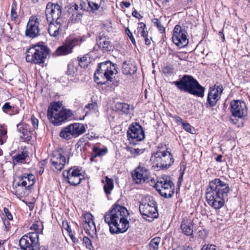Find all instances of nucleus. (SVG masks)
Returning <instances> with one entry per match:
<instances>
[{
  "label": "nucleus",
  "mask_w": 250,
  "mask_h": 250,
  "mask_svg": "<svg viewBox=\"0 0 250 250\" xmlns=\"http://www.w3.org/2000/svg\"><path fill=\"white\" fill-rule=\"evenodd\" d=\"M230 191L229 184L220 178L209 181L206 189V199L208 204L215 209H219L225 204V199Z\"/></svg>",
  "instance_id": "f257e3e1"
},
{
  "label": "nucleus",
  "mask_w": 250,
  "mask_h": 250,
  "mask_svg": "<svg viewBox=\"0 0 250 250\" xmlns=\"http://www.w3.org/2000/svg\"><path fill=\"white\" fill-rule=\"evenodd\" d=\"M181 91L188 92L199 97H203L205 88L192 76L185 75L178 81L172 82Z\"/></svg>",
  "instance_id": "f03ea898"
},
{
  "label": "nucleus",
  "mask_w": 250,
  "mask_h": 250,
  "mask_svg": "<svg viewBox=\"0 0 250 250\" xmlns=\"http://www.w3.org/2000/svg\"><path fill=\"white\" fill-rule=\"evenodd\" d=\"M165 149H163V145H159L158 150L152 154L151 160L153 161L157 167L162 169H167L174 163V159L171 152L168 150L165 145Z\"/></svg>",
  "instance_id": "7ed1b4c3"
},
{
  "label": "nucleus",
  "mask_w": 250,
  "mask_h": 250,
  "mask_svg": "<svg viewBox=\"0 0 250 250\" xmlns=\"http://www.w3.org/2000/svg\"><path fill=\"white\" fill-rule=\"evenodd\" d=\"M49 54V49L44 45H35L26 51V61L34 64L42 65Z\"/></svg>",
  "instance_id": "20e7f679"
},
{
  "label": "nucleus",
  "mask_w": 250,
  "mask_h": 250,
  "mask_svg": "<svg viewBox=\"0 0 250 250\" xmlns=\"http://www.w3.org/2000/svg\"><path fill=\"white\" fill-rule=\"evenodd\" d=\"M139 210L143 217L148 221L158 216L156 202L151 196L146 197L142 200L139 206Z\"/></svg>",
  "instance_id": "39448f33"
},
{
  "label": "nucleus",
  "mask_w": 250,
  "mask_h": 250,
  "mask_svg": "<svg viewBox=\"0 0 250 250\" xmlns=\"http://www.w3.org/2000/svg\"><path fill=\"white\" fill-rule=\"evenodd\" d=\"M153 184L154 188L162 197L169 198L173 196L175 186L169 177L163 176L160 178L156 182L155 181V183Z\"/></svg>",
  "instance_id": "423d86ee"
},
{
  "label": "nucleus",
  "mask_w": 250,
  "mask_h": 250,
  "mask_svg": "<svg viewBox=\"0 0 250 250\" xmlns=\"http://www.w3.org/2000/svg\"><path fill=\"white\" fill-rule=\"evenodd\" d=\"M128 214V211L125 207L115 204L112 209L105 214L104 221L110 228V226L117 224L118 221L126 217Z\"/></svg>",
  "instance_id": "0eeeda50"
},
{
  "label": "nucleus",
  "mask_w": 250,
  "mask_h": 250,
  "mask_svg": "<svg viewBox=\"0 0 250 250\" xmlns=\"http://www.w3.org/2000/svg\"><path fill=\"white\" fill-rule=\"evenodd\" d=\"M35 183V176L31 173H24L19 177L16 192L18 195L23 197L29 194L31 188Z\"/></svg>",
  "instance_id": "6e6552de"
},
{
  "label": "nucleus",
  "mask_w": 250,
  "mask_h": 250,
  "mask_svg": "<svg viewBox=\"0 0 250 250\" xmlns=\"http://www.w3.org/2000/svg\"><path fill=\"white\" fill-rule=\"evenodd\" d=\"M133 181L137 184H142L150 182L155 183V180L151 176L149 170L143 166H139L132 172Z\"/></svg>",
  "instance_id": "1a4fd4ad"
},
{
  "label": "nucleus",
  "mask_w": 250,
  "mask_h": 250,
  "mask_svg": "<svg viewBox=\"0 0 250 250\" xmlns=\"http://www.w3.org/2000/svg\"><path fill=\"white\" fill-rule=\"evenodd\" d=\"M49 121L55 125H60L62 122V107L59 102L50 104L47 111Z\"/></svg>",
  "instance_id": "9d476101"
},
{
  "label": "nucleus",
  "mask_w": 250,
  "mask_h": 250,
  "mask_svg": "<svg viewBox=\"0 0 250 250\" xmlns=\"http://www.w3.org/2000/svg\"><path fill=\"white\" fill-rule=\"evenodd\" d=\"M172 39L173 43L179 48H183L188 43L187 31L178 24L174 27Z\"/></svg>",
  "instance_id": "9b49d317"
},
{
  "label": "nucleus",
  "mask_w": 250,
  "mask_h": 250,
  "mask_svg": "<svg viewBox=\"0 0 250 250\" xmlns=\"http://www.w3.org/2000/svg\"><path fill=\"white\" fill-rule=\"evenodd\" d=\"M127 135L130 143L133 145H135L137 142L141 141L145 138L143 128L137 123L130 125Z\"/></svg>",
  "instance_id": "f8f14e48"
},
{
  "label": "nucleus",
  "mask_w": 250,
  "mask_h": 250,
  "mask_svg": "<svg viewBox=\"0 0 250 250\" xmlns=\"http://www.w3.org/2000/svg\"><path fill=\"white\" fill-rule=\"evenodd\" d=\"M45 14L48 22L55 21H62V8L58 4L48 3L46 7Z\"/></svg>",
  "instance_id": "ddd939ff"
},
{
  "label": "nucleus",
  "mask_w": 250,
  "mask_h": 250,
  "mask_svg": "<svg viewBox=\"0 0 250 250\" xmlns=\"http://www.w3.org/2000/svg\"><path fill=\"white\" fill-rule=\"evenodd\" d=\"M41 29L38 18L33 15L30 17L26 25L25 35L31 38H34L40 35Z\"/></svg>",
  "instance_id": "4468645a"
},
{
  "label": "nucleus",
  "mask_w": 250,
  "mask_h": 250,
  "mask_svg": "<svg viewBox=\"0 0 250 250\" xmlns=\"http://www.w3.org/2000/svg\"><path fill=\"white\" fill-rule=\"evenodd\" d=\"M224 88L221 84H215L214 87L211 88L208 93L207 107H214L216 105L217 101L221 98Z\"/></svg>",
  "instance_id": "2eb2a0df"
},
{
  "label": "nucleus",
  "mask_w": 250,
  "mask_h": 250,
  "mask_svg": "<svg viewBox=\"0 0 250 250\" xmlns=\"http://www.w3.org/2000/svg\"><path fill=\"white\" fill-rule=\"evenodd\" d=\"M19 245L22 250H35L38 247L39 235H23Z\"/></svg>",
  "instance_id": "dca6fc26"
},
{
  "label": "nucleus",
  "mask_w": 250,
  "mask_h": 250,
  "mask_svg": "<svg viewBox=\"0 0 250 250\" xmlns=\"http://www.w3.org/2000/svg\"><path fill=\"white\" fill-rule=\"evenodd\" d=\"M87 38V37L85 35L77 38H74L72 36L67 38L65 42H63V55L71 53L73 48L84 42Z\"/></svg>",
  "instance_id": "f3484780"
},
{
  "label": "nucleus",
  "mask_w": 250,
  "mask_h": 250,
  "mask_svg": "<svg viewBox=\"0 0 250 250\" xmlns=\"http://www.w3.org/2000/svg\"><path fill=\"white\" fill-rule=\"evenodd\" d=\"M63 178H66V181L72 186L79 185L83 179V175L81 173V170L79 168H71L67 170L66 177L63 175Z\"/></svg>",
  "instance_id": "a211bd4d"
},
{
  "label": "nucleus",
  "mask_w": 250,
  "mask_h": 250,
  "mask_svg": "<svg viewBox=\"0 0 250 250\" xmlns=\"http://www.w3.org/2000/svg\"><path fill=\"white\" fill-rule=\"evenodd\" d=\"M230 111L233 116L241 118L247 114L245 103L240 100H233L230 103Z\"/></svg>",
  "instance_id": "6ab92c4d"
},
{
  "label": "nucleus",
  "mask_w": 250,
  "mask_h": 250,
  "mask_svg": "<svg viewBox=\"0 0 250 250\" xmlns=\"http://www.w3.org/2000/svg\"><path fill=\"white\" fill-rule=\"evenodd\" d=\"M62 155L60 150L53 152L51 159V168L56 173L60 172L62 169Z\"/></svg>",
  "instance_id": "aec40b11"
},
{
  "label": "nucleus",
  "mask_w": 250,
  "mask_h": 250,
  "mask_svg": "<svg viewBox=\"0 0 250 250\" xmlns=\"http://www.w3.org/2000/svg\"><path fill=\"white\" fill-rule=\"evenodd\" d=\"M79 6L76 4H71L68 6H65L63 16L69 17V21L72 22H75L78 19H79L81 15L78 13Z\"/></svg>",
  "instance_id": "412c9836"
},
{
  "label": "nucleus",
  "mask_w": 250,
  "mask_h": 250,
  "mask_svg": "<svg viewBox=\"0 0 250 250\" xmlns=\"http://www.w3.org/2000/svg\"><path fill=\"white\" fill-rule=\"evenodd\" d=\"M96 41L99 47L104 52L112 51L114 48V46L110 42L106 39L103 32L100 33L96 38Z\"/></svg>",
  "instance_id": "4be33fe9"
},
{
  "label": "nucleus",
  "mask_w": 250,
  "mask_h": 250,
  "mask_svg": "<svg viewBox=\"0 0 250 250\" xmlns=\"http://www.w3.org/2000/svg\"><path fill=\"white\" fill-rule=\"evenodd\" d=\"M122 220V222L121 220L117 222V224L110 226L109 230L111 233H124L129 228V222L126 217Z\"/></svg>",
  "instance_id": "5701e85b"
},
{
  "label": "nucleus",
  "mask_w": 250,
  "mask_h": 250,
  "mask_svg": "<svg viewBox=\"0 0 250 250\" xmlns=\"http://www.w3.org/2000/svg\"><path fill=\"white\" fill-rule=\"evenodd\" d=\"M113 75L101 71L98 68L94 73V81L98 84H104L108 81L111 82Z\"/></svg>",
  "instance_id": "b1692460"
},
{
  "label": "nucleus",
  "mask_w": 250,
  "mask_h": 250,
  "mask_svg": "<svg viewBox=\"0 0 250 250\" xmlns=\"http://www.w3.org/2000/svg\"><path fill=\"white\" fill-rule=\"evenodd\" d=\"M48 22V31L51 36L57 37L61 34L62 31V21H55L54 22L51 21Z\"/></svg>",
  "instance_id": "393cba45"
},
{
  "label": "nucleus",
  "mask_w": 250,
  "mask_h": 250,
  "mask_svg": "<svg viewBox=\"0 0 250 250\" xmlns=\"http://www.w3.org/2000/svg\"><path fill=\"white\" fill-rule=\"evenodd\" d=\"M102 1V0H82L81 5L83 9L94 12L101 7Z\"/></svg>",
  "instance_id": "a878e982"
},
{
  "label": "nucleus",
  "mask_w": 250,
  "mask_h": 250,
  "mask_svg": "<svg viewBox=\"0 0 250 250\" xmlns=\"http://www.w3.org/2000/svg\"><path fill=\"white\" fill-rule=\"evenodd\" d=\"M66 129L71 132L73 137L76 138L83 134L85 131V127L81 123H74L66 126Z\"/></svg>",
  "instance_id": "bb28decb"
},
{
  "label": "nucleus",
  "mask_w": 250,
  "mask_h": 250,
  "mask_svg": "<svg viewBox=\"0 0 250 250\" xmlns=\"http://www.w3.org/2000/svg\"><path fill=\"white\" fill-rule=\"evenodd\" d=\"M17 129L22 135L21 136L24 141H29L32 138V132L29 125L26 124L17 125Z\"/></svg>",
  "instance_id": "cd10ccee"
},
{
  "label": "nucleus",
  "mask_w": 250,
  "mask_h": 250,
  "mask_svg": "<svg viewBox=\"0 0 250 250\" xmlns=\"http://www.w3.org/2000/svg\"><path fill=\"white\" fill-rule=\"evenodd\" d=\"M98 68L101 71L109 74L111 75H114V71L116 70L115 66L111 62L108 61L99 63Z\"/></svg>",
  "instance_id": "c85d7f7f"
},
{
  "label": "nucleus",
  "mask_w": 250,
  "mask_h": 250,
  "mask_svg": "<svg viewBox=\"0 0 250 250\" xmlns=\"http://www.w3.org/2000/svg\"><path fill=\"white\" fill-rule=\"evenodd\" d=\"M137 67L135 64L130 61H124L122 65V72L125 75L134 74L137 71Z\"/></svg>",
  "instance_id": "c756f323"
},
{
  "label": "nucleus",
  "mask_w": 250,
  "mask_h": 250,
  "mask_svg": "<svg viewBox=\"0 0 250 250\" xmlns=\"http://www.w3.org/2000/svg\"><path fill=\"white\" fill-rule=\"evenodd\" d=\"M191 226L192 221L190 219H183L181 225L182 232L184 234H192L193 230Z\"/></svg>",
  "instance_id": "7c9ffc66"
},
{
  "label": "nucleus",
  "mask_w": 250,
  "mask_h": 250,
  "mask_svg": "<svg viewBox=\"0 0 250 250\" xmlns=\"http://www.w3.org/2000/svg\"><path fill=\"white\" fill-rule=\"evenodd\" d=\"M102 182L104 183V189L107 197L111 194L112 190L114 188V184L113 180L108 178L107 176L105 177V181L102 180Z\"/></svg>",
  "instance_id": "2f4dec72"
},
{
  "label": "nucleus",
  "mask_w": 250,
  "mask_h": 250,
  "mask_svg": "<svg viewBox=\"0 0 250 250\" xmlns=\"http://www.w3.org/2000/svg\"><path fill=\"white\" fill-rule=\"evenodd\" d=\"M115 108L117 110L122 111L125 114H129L131 111L133 110L132 106L125 103H117L115 104Z\"/></svg>",
  "instance_id": "473e14b6"
},
{
  "label": "nucleus",
  "mask_w": 250,
  "mask_h": 250,
  "mask_svg": "<svg viewBox=\"0 0 250 250\" xmlns=\"http://www.w3.org/2000/svg\"><path fill=\"white\" fill-rule=\"evenodd\" d=\"M83 223V227L84 231V233L87 234H96L97 230L94 222L90 223Z\"/></svg>",
  "instance_id": "72a5a7b5"
},
{
  "label": "nucleus",
  "mask_w": 250,
  "mask_h": 250,
  "mask_svg": "<svg viewBox=\"0 0 250 250\" xmlns=\"http://www.w3.org/2000/svg\"><path fill=\"white\" fill-rule=\"evenodd\" d=\"M91 60L90 55L88 54H86L83 56H79L77 58L79 65L83 68L87 67L91 62Z\"/></svg>",
  "instance_id": "f704fd0d"
},
{
  "label": "nucleus",
  "mask_w": 250,
  "mask_h": 250,
  "mask_svg": "<svg viewBox=\"0 0 250 250\" xmlns=\"http://www.w3.org/2000/svg\"><path fill=\"white\" fill-rule=\"evenodd\" d=\"M77 71V68L74 65L73 62H70L67 65V70L66 71V74L71 77L70 81V85L71 84V83L75 82V79L73 78L75 73Z\"/></svg>",
  "instance_id": "c9c22d12"
},
{
  "label": "nucleus",
  "mask_w": 250,
  "mask_h": 250,
  "mask_svg": "<svg viewBox=\"0 0 250 250\" xmlns=\"http://www.w3.org/2000/svg\"><path fill=\"white\" fill-rule=\"evenodd\" d=\"M28 155L25 151H22L21 153H19L12 157L13 163L14 165L20 163H24L26 158Z\"/></svg>",
  "instance_id": "e433bc0d"
},
{
  "label": "nucleus",
  "mask_w": 250,
  "mask_h": 250,
  "mask_svg": "<svg viewBox=\"0 0 250 250\" xmlns=\"http://www.w3.org/2000/svg\"><path fill=\"white\" fill-rule=\"evenodd\" d=\"M30 229L33 230V231L30 232L28 234H32L34 233L40 234L42 232L43 226L40 223L36 222L34 223L31 226Z\"/></svg>",
  "instance_id": "4c0bfd02"
},
{
  "label": "nucleus",
  "mask_w": 250,
  "mask_h": 250,
  "mask_svg": "<svg viewBox=\"0 0 250 250\" xmlns=\"http://www.w3.org/2000/svg\"><path fill=\"white\" fill-rule=\"evenodd\" d=\"M74 120H75V117L73 111L63 107V122Z\"/></svg>",
  "instance_id": "58836bf2"
},
{
  "label": "nucleus",
  "mask_w": 250,
  "mask_h": 250,
  "mask_svg": "<svg viewBox=\"0 0 250 250\" xmlns=\"http://www.w3.org/2000/svg\"><path fill=\"white\" fill-rule=\"evenodd\" d=\"M160 241L161 238L159 237H156L151 240L149 243L150 250H158Z\"/></svg>",
  "instance_id": "ea45409f"
},
{
  "label": "nucleus",
  "mask_w": 250,
  "mask_h": 250,
  "mask_svg": "<svg viewBox=\"0 0 250 250\" xmlns=\"http://www.w3.org/2000/svg\"><path fill=\"white\" fill-rule=\"evenodd\" d=\"M152 22L154 24L155 26L157 27L160 33H165V28L163 26L159 19L157 18L153 19Z\"/></svg>",
  "instance_id": "a19ab883"
},
{
  "label": "nucleus",
  "mask_w": 250,
  "mask_h": 250,
  "mask_svg": "<svg viewBox=\"0 0 250 250\" xmlns=\"http://www.w3.org/2000/svg\"><path fill=\"white\" fill-rule=\"evenodd\" d=\"M93 151L94 153V154L97 157L105 154L107 152V149L106 148L101 149L97 146H94L93 147Z\"/></svg>",
  "instance_id": "79ce46f5"
},
{
  "label": "nucleus",
  "mask_w": 250,
  "mask_h": 250,
  "mask_svg": "<svg viewBox=\"0 0 250 250\" xmlns=\"http://www.w3.org/2000/svg\"><path fill=\"white\" fill-rule=\"evenodd\" d=\"M146 27V25L144 23L140 22L139 23L138 31V32H140L141 36L144 38L148 36V32L145 30Z\"/></svg>",
  "instance_id": "37998d69"
},
{
  "label": "nucleus",
  "mask_w": 250,
  "mask_h": 250,
  "mask_svg": "<svg viewBox=\"0 0 250 250\" xmlns=\"http://www.w3.org/2000/svg\"><path fill=\"white\" fill-rule=\"evenodd\" d=\"M163 72L167 76H171L174 71V67L171 65L165 66L162 69Z\"/></svg>",
  "instance_id": "c03bdc74"
},
{
  "label": "nucleus",
  "mask_w": 250,
  "mask_h": 250,
  "mask_svg": "<svg viewBox=\"0 0 250 250\" xmlns=\"http://www.w3.org/2000/svg\"><path fill=\"white\" fill-rule=\"evenodd\" d=\"M182 127L186 131L192 134L195 133V128L193 127H192L189 124L183 123Z\"/></svg>",
  "instance_id": "a18cd8bd"
},
{
  "label": "nucleus",
  "mask_w": 250,
  "mask_h": 250,
  "mask_svg": "<svg viewBox=\"0 0 250 250\" xmlns=\"http://www.w3.org/2000/svg\"><path fill=\"white\" fill-rule=\"evenodd\" d=\"M16 8L17 4L15 2H14L12 3L11 9V19L12 21L15 20L18 17V15L16 11Z\"/></svg>",
  "instance_id": "49530a36"
},
{
  "label": "nucleus",
  "mask_w": 250,
  "mask_h": 250,
  "mask_svg": "<svg viewBox=\"0 0 250 250\" xmlns=\"http://www.w3.org/2000/svg\"><path fill=\"white\" fill-rule=\"evenodd\" d=\"M145 149H139V148H134L131 149L130 150V152L132 156L133 157H136L140 154L144 153L145 151Z\"/></svg>",
  "instance_id": "de8ad7c7"
},
{
  "label": "nucleus",
  "mask_w": 250,
  "mask_h": 250,
  "mask_svg": "<svg viewBox=\"0 0 250 250\" xmlns=\"http://www.w3.org/2000/svg\"><path fill=\"white\" fill-rule=\"evenodd\" d=\"M84 109L95 111L98 109L97 104L96 102H92V103L88 104L85 106Z\"/></svg>",
  "instance_id": "09e8293b"
},
{
  "label": "nucleus",
  "mask_w": 250,
  "mask_h": 250,
  "mask_svg": "<svg viewBox=\"0 0 250 250\" xmlns=\"http://www.w3.org/2000/svg\"><path fill=\"white\" fill-rule=\"evenodd\" d=\"M83 243L84 244L85 247L90 250H91L93 248V246L91 244V241L89 238L86 236H84L83 238Z\"/></svg>",
  "instance_id": "8fccbe9b"
},
{
  "label": "nucleus",
  "mask_w": 250,
  "mask_h": 250,
  "mask_svg": "<svg viewBox=\"0 0 250 250\" xmlns=\"http://www.w3.org/2000/svg\"><path fill=\"white\" fill-rule=\"evenodd\" d=\"M73 137L71 132L66 129V126L63 128V139L68 140Z\"/></svg>",
  "instance_id": "3c124183"
},
{
  "label": "nucleus",
  "mask_w": 250,
  "mask_h": 250,
  "mask_svg": "<svg viewBox=\"0 0 250 250\" xmlns=\"http://www.w3.org/2000/svg\"><path fill=\"white\" fill-rule=\"evenodd\" d=\"M125 32L126 34L127 35L128 37L131 40L132 43L134 44H136V41L135 40L131 33V32L130 31V30L128 28H126L125 29Z\"/></svg>",
  "instance_id": "603ef678"
},
{
  "label": "nucleus",
  "mask_w": 250,
  "mask_h": 250,
  "mask_svg": "<svg viewBox=\"0 0 250 250\" xmlns=\"http://www.w3.org/2000/svg\"><path fill=\"white\" fill-rule=\"evenodd\" d=\"M31 122L33 126V127L34 129H37L38 128L39 125V121L34 116L32 115L31 117Z\"/></svg>",
  "instance_id": "864d4df0"
},
{
  "label": "nucleus",
  "mask_w": 250,
  "mask_h": 250,
  "mask_svg": "<svg viewBox=\"0 0 250 250\" xmlns=\"http://www.w3.org/2000/svg\"><path fill=\"white\" fill-rule=\"evenodd\" d=\"M84 221L83 223H90L94 222L92 219L93 216L90 213H86L84 215Z\"/></svg>",
  "instance_id": "5fc2aeb1"
},
{
  "label": "nucleus",
  "mask_w": 250,
  "mask_h": 250,
  "mask_svg": "<svg viewBox=\"0 0 250 250\" xmlns=\"http://www.w3.org/2000/svg\"><path fill=\"white\" fill-rule=\"evenodd\" d=\"M205 246H204L203 248L201 249V250H220V249L218 247H217L214 245H208L206 246V248Z\"/></svg>",
  "instance_id": "6e6d98bb"
},
{
  "label": "nucleus",
  "mask_w": 250,
  "mask_h": 250,
  "mask_svg": "<svg viewBox=\"0 0 250 250\" xmlns=\"http://www.w3.org/2000/svg\"><path fill=\"white\" fill-rule=\"evenodd\" d=\"M12 106L10 105L9 103H5L2 107V110L4 113H7L11 110Z\"/></svg>",
  "instance_id": "4d7b16f0"
},
{
  "label": "nucleus",
  "mask_w": 250,
  "mask_h": 250,
  "mask_svg": "<svg viewBox=\"0 0 250 250\" xmlns=\"http://www.w3.org/2000/svg\"><path fill=\"white\" fill-rule=\"evenodd\" d=\"M62 54V46H59L57 49L53 53L54 57H57Z\"/></svg>",
  "instance_id": "13d9d810"
},
{
  "label": "nucleus",
  "mask_w": 250,
  "mask_h": 250,
  "mask_svg": "<svg viewBox=\"0 0 250 250\" xmlns=\"http://www.w3.org/2000/svg\"><path fill=\"white\" fill-rule=\"evenodd\" d=\"M3 211L6 216L9 220H12L13 216L7 208H3Z\"/></svg>",
  "instance_id": "bf43d9fd"
},
{
  "label": "nucleus",
  "mask_w": 250,
  "mask_h": 250,
  "mask_svg": "<svg viewBox=\"0 0 250 250\" xmlns=\"http://www.w3.org/2000/svg\"><path fill=\"white\" fill-rule=\"evenodd\" d=\"M63 228L65 229L69 233H70L72 232L70 225L69 223L67 221L64 222L63 221Z\"/></svg>",
  "instance_id": "052dcab7"
},
{
  "label": "nucleus",
  "mask_w": 250,
  "mask_h": 250,
  "mask_svg": "<svg viewBox=\"0 0 250 250\" xmlns=\"http://www.w3.org/2000/svg\"><path fill=\"white\" fill-rule=\"evenodd\" d=\"M173 118L174 119L175 122L177 123L178 125H182L183 123H185L183 121V120L179 116H173Z\"/></svg>",
  "instance_id": "680f3d73"
},
{
  "label": "nucleus",
  "mask_w": 250,
  "mask_h": 250,
  "mask_svg": "<svg viewBox=\"0 0 250 250\" xmlns=\"http://www.w3.org/2000/svg\"><path fill=\"white\" fill-rule=\"evenodd\" d=\"M132 15L137 19H140L142 18V16L141 15V14H139L136 10L133 11Z\"/></svg>",
  "instance_id": "e2e57ef3"
},
{
  "label": "nucleus",
  "mask_w": 250,
  "mask_h": 250,
  "mask_svg": "<svg viewBox=\"0 0 250 250\" xmlns=\"http://www.w3.org/2000/svg\"><path fill=\"white\" fill-rule=\"evenodd\" d=\"M184 174V170H181L180 172V175L178 179V182L181 183L182 181L183 180V177Z\"/></svg>",
  "instance_id": "0e129e2a"
},
{
  "label": "nucleus",
  "mask_w": 250,
  "mask_h": 250,
  "mask_svg": "<svg viewBox=\"0 0 250 250\" xmlns=\"http://www.w3.org/2000/svg\"><path fill=\"white\" fill-rule=\"evenodd\" d=\"M122 5H123L126 8H128L130 6V3L128 1H123Z\"/></svg>",
  "instance_id": "69168bd1"
},
{
  "label": "nucleus",
  "mask_w": 250,
  "mask_h": 250,
  "mask_svg": "<svg viewBox=\"0 0 250 250\" xmlns=\"http://www.w3.org/2000/svg\"><path fill=\"white\" fill-rule=\"evenodd\" d=\"M145 41V43L147 45H149L151 43V41L150 39L148 38V36L146 37H144Z\"/></svg>",
  "instance_id": "338daca9"
},
{
  "label": "nucleus",
  "mask_w": 250,
  "mask_h": 250,
  "mask_svg": "<svg viewBox=\"0 0 250 250\" xmlns=\"http://www.w3.org/2000/svg\"><path fill=\"white\" fill-rule=\"evenodd\" d=\"M219 35L221 38L222 41L223 42H224L225 40V38L224 34L223 32V30L219 32Z\"/></svg>",
  "instance_id": "774afa93"
}]
</instances>
